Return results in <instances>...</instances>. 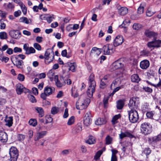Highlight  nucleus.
<instances>
[{
  "label": "nucleus",
  "instance_id": "nucleus-34",
  "mask_svg": "<svg viewBox=\"0 0 161 161\" xmlns=\"http://www.w3.org/2000/svg\"><path fill=\"white\" fill-rule=\"evenodd\" d=\"M96 140L94 137L90 136H89L88 139L86 141V142L89 144H92L95 143Z\"/></svg>",
  "mask_w": 161,
  "mask_h": 161
},
{
  "label": "nucleus",
  "instance_id": "nucleus-46",
  "mask_svg": "<svg viewBox=\"0 0 161 161\" xmlns=\"http://www.w3.org/2000/svg\"><path fill=\"white\" fill-rule=\"evenodd\" d=\"M18 80L20 81H23L25 79V76L24 75L21 74H19L17 76Z\"/></svg>",
  "mask_w": 161,
  "mask_h": 161
},
{
  "label": "nucleus",
  "instance_id": "nucleus-15",
  "mask_svg": "<svg viewBox=\"0 0 161 161\" xmlns=\"http://www.w3.org/2000/svg\"><path fill=\"white\" fill-rule=\"evenodd\" d=\"M111 45H106L103 46L102 50H103L104 54L105 55H109L112 53V49Z\"/></svg>",
  "mask_w": 161,
  "mask_h": 161
},
{
  "label": "nucleus",
  "instance_id": "nucleus-55",
  "mask_svg": "<svg viewBox=\"0 0 161 161\" xmlns=\"http://www.w3.org/2000/svg\"><path fill=\"white\" fill-rule=\"evenodd\" d=\"M53 15H52L50 16H47L46 20L48 23H51L54 19Z\"/></svg>",
  "mask_w": 161,
  "mask_h": 161
},
{
  "label": "nucleus",
  "instance_id": "nucleus-36",
  "mask_svg": "<svg viewBox=\"0 0 161 161\" xmlns=\"http://www.w3.org/2000/svg\"><path fill=\"white\" fill-rule=\"evenodd\" d=\"M102 51V49L98 48L96 47H93L90 53H95L97 54H100Z\"/></svg>",
  "mask_w": 161,
  "mask_h": 161
},
{
  "label": "nucleus",
  "instance_id": "nucleus-51",
  "mask_svg": "<svg viewBox=\"0 0 161 161\" xmlns=\"http://www.w3.org/2000/svg\"><path fill=\"white\" fill-rule=\"evenodd\" d=\"M74 122V116H72L69 119L68 122L67 124L68 125H71L73 124Z\"/></svg>",
  "mask_w": 161,
  "mask_h": 161
},
{
  "label": "nucleus",
  "instance_id": "nucleus-12",
  "mask_svg": "<svg viewBox=\"0 0 161 161\" xmlns=\"http://www.w3.org/2000/svg\"><path fill=\"white\" fill-rule=\"evenodd\" d=\"M124 42L123 36L121 35L117 36L115 38L114 41V45L115 47L121 45Z\"/></svg>",
  "mask_w": 161,
  "mask_h": 161
},
{
  "label": "nucleus",
  "instance_id": "nucleus-48",
  "mask_svg": "<svg viewBox=\"0 0 161 161\" xmlns=\"http://www.w3.org/2000/svg\"><path fill=\"white\" fill-rule=\"evenodd\" d=\"M35 49L33 47H29L28 51L26 52V53L25 54L29 55L32 53H35Z\"/></svg>",
  "mask_w": 161,
  "mask_h": 161
},
{
  "label": "nucleus",
  "instance_id": "nucleus-3",
  "mask_svg": "<svg viewBox=\"0 0 161 161\" xmlns=\"http://www.w3.org/2000/svg\"><path fill=\"white\" fill-rule=\"evenodd\" d=\"M54 46V45L52 49H48L45 53V63L47 64H48L51 63L54 58L53 49Z\"/></svg>",
  "mask_w": 161,
  "mask_h": 161
},
{
  "label": "nucleus",
  "instance_id": "nucleus-35",
  "mask_svg": "<svg viewBox=\"0 0 161 161\" xmlns=\"http://www.w3.org/2000/svg\"><path fill=\"white\" fill-rule=\"evenodd\" d=\"M120 83V79L119 78L116 79L114 80L110 86L111 88L112 89L113 87L117 86L118 84H119Z\"/></svg>",
  "mask_w": 161,
  "mask_h": 161
},
{
  "label": "nucleus",
  "instance_id": "nucleus-14",
  "mask_svg": "<svg viewBox=\"0 0 161 161\" xmlns=\"http://www.w3.org/2000/svg\"><path fill=\"white\" fill-rule=\"evenodd\" d=\"M125 137L132 138L134 137V136L131 134L130 131L126 130L125 132H121L120 134H119V138L122 139Z\"/></svg>",
  "mask_w": 161,
  "mask_h": 161
},
{
  "label": "nucleus",
  "instance_id": "nucleus-5",
  "mask_svg": "<svg viewBox=\"0 0 161 161\" xmlns=\"http://www.w3.org/2000/svg\"><path fill=\"white\" fill-rule=\"evenodd\" d=\"M139 104V98L136 97H133L130 99L128 104L130 109L136 110Z\"/></svg>",
  "mask_w": 161,
  "mask_h": 161
},
{
  "label": "nucleus",
  "instance_id": "nucleus-2",
  "mask_svg": "<svg viewBox=\"0 0 161 161\" xmlns=\"http://www.w3.org/2000/svg\"><path fill=\"white\" fill-rule=\"evenodd\" d=\"M152 125L148 122L143 123L140 126L141 132L145 135H147L150 134L152 131Z\"/></svg>",
  "mask_w": 161,
  "mask_h": 161
},
{
  "label": "nucleus",
  "instance_id": "nucleus-16",
  "mask_svg": "<svg viewBox=\"0 0 161 161\" xmlns=\"http://www.w3.org/2000/svg\"><path fill=\"white\" fill-rule=\"evenodd\" d=\"M8 140V135L3 131H0V141L3 143L6 142Z\"/></svg>",
  "mask_w": 161,
  "mask_h": 161
},
{
  "label": "nucleus",
  "instance_id": "nucleus-43",
  "mask_svg": "<svg viewBox=\"0 0 161 161\" xmlns=\"http://www.w3.org/2000/svg\"><path fill=\"white\" fill-rule=\"evenodd\" d=\"M0 38L1 39H5L7 38V34L5 32H0Z\"/></svg>",
  "mask_w": 161,
  "mask_h": 161
},
{
  "label": "nucleus",
  "instance_id": "nucleus-22",
  "mask_svg": "<svg viewBox=\"0 0 161 161\" xmlns=\"http://www.w3.org/2000/svg\"><path fill=\"white\" fill-rule=\"evenodd\" d=\"M95 88L93 86H89L86 92L87 94L89 97H91L92 96L93 93L95 91Z\"/></svg>",
  "mask_w": 161,
  "mask_h": 161
},
{
  "label": "nucleus",
  "instance_id": "nucleus-58",
  "mask_svg": "<svg viewBox=\"0 0 161 161\" xmlns=\"http://www.w3.org/2000/svg\"><path fill=\"white\" fill-rule=\"evenodd\" d=\"M13 51L15 53H21L22 51V50L21 48L15 47L14 48Z\"/></svg>",
  "mask_w": 161,
  "mask_h": 161
},
{
  "label": "nucleus",
  "instance_id": "nucleus-41",
  "mask_svg": "<svg viewBox=\"0 0 161 161\" xmlns=\"http://www.w3.org/2000/svg\"><path fill=\"white\" fill-rule=\"evenodd\" d=\"M59 111V110L58 107H54L51 109V113L52 114H55L58 112Z\"/></svg>",
  "mask_w": 161,
  "mask_h": 161
},
{
  "label": "nucleus",
  "instance_id": "nucleus-20",
  "mask_svg": "<svg viewBox=\"0 0 161 161\" xmlns=\"http://www.w3.org/2000/svg\"><path fill=\"white\" fill-rule=\"evenodd\" d=\"M65 66L69 67V70H70L72 72H75V71L76 65L75 63H71L69 62H67L65 64Z\"/></svg>",
  "mask_w": 161,
  "mask_h": 161
},
{
  "label": "nucleus",
  "instance_id": "nucleus-49",
  "mask_svg": "<svg viewBox=\"0 0 161 161\" xmlns=\"http://www.w3.org/2000/svg\"><path fill=\"white\" fill-rule=\"evenodd\" d=\"M142 3L141 4L137 9V13L140 14H142L144 12V7L142 6Z\"/></svg>",
  "mask_w": 161,
  "mask_h": 161
},
{
  "label": "nucleus",
  "instance_id": "nucleus-62",
  "mask_svg": "<svg viewBox=\"0 0 161 161\" xmlns=\"http://www.w3.org/2000/svg\"><path fill=\"white\" fill-rule=\"evenodd\" d=\"M21 14V11L20 10H18L17 11H15L14 13V15L15 17H18L20 16Z\"/></svg>",
  "mask_w": 161,
  "mask_h": 161
},
{
  "label": "nucleus",
  "instance_id": "nucleus-18",
  "mask_svg": "<svg viewBox=\"0 0 161 161\" xmlns=\"http://www.w3.org/2000/svg\"><path fill=\"white\" fill-rule=\"evenodd\" d=\"M89 86H93V88H95L96 86V83L94 80V75L92 74L89 77Z\"/></svg>",
  "mask_w": 161,
  "mask_h": 161
},
{
  "label": "nucleus",
  "instance_id": "nucleus-19",
  "mask_svg": "<svg viewBox=\"0 0 161 161\" xmlns=\"http://www.w3.org/2000/svg\"><path fill=\"white\" fill-rule=\"evenodd\" d=\"M145 34L147 37L150 38H153V39L155 38L157 35L156 33L149 30L146 31Z\"/></svg>",
  "mask_w": 161,
  "mask_h": 161
},
{
  "label": "nucleus",
  "instance_id": "nucleus-4",
  "mask_svg": "<svg viewBox=\"0 0 161 161\" xmlns=\"http://www.w3.org/2000/svg\"><path fill=\"white\" fill-rule=\"evenodd\" d=\"M129 119L132 123L136 122L139 118V116L136 110L131 109L128 111Z\"/></svg>",
  "mask_w": 161,
  "mask_h": 161
},
{
  "label": "nucleus",
  "instance_id": "nucleus-57",
  "mask_svg": "<svg viewBox=\"0 0 161 161\" xmlns=\"http://www.w3.org/2000/svg\"><path fill=\"white\" fill-rule=\"evenodd\" d=\"M143 89L146 92L149 93H151L153 91V89L148 87H145L143 88Z\"/></svg>",
  "mask_w": 161,
  "mask_h": 161
},
{
  "label": "nucleus",
  "instance_id": "nucleus-1",
  "mask_svg": "<svg viewBox=\"0 0 161 161\" xmlns=\"http://www.w3.org/2000/svg\"><path fill=\"white\" fill-rule=\"evenodd\" d=\"M90 103L89 98H85L84 95H81L76 103V108L80 110L86 108Z\"/></svg>",
  "mask_w": 161,
  "mask_h": 161
},
{
  "label": "nucleus",
  "instance_id": "nucleus-64",
  "mask_svg": "<svg viewBox=\"0 0 161 161\" xmlns=\"http://www.w3.org/2000/svg\"><path fill=\"white\" fill-rule=\"evenodd\" d=\"M14 6L13 4L10 3H9L7 5V8L12 9L14 8Z\"/></svg>",
  "mask_w": 161,
  "mask_h": 161
},
{
  "label": "nucleus",
  "instance_id": "nucleus-7",
  "mask_svg": "<svg viewBox=\"0 0 161 161\" xmlns=\"http://www.w3.org/2000/svg\"><path fill=\"white\" fill-rule=\"evenodd\" d=\"M11 59L13 64L18 68L22 69L23 68L24 62L17 58V57H15V55L11 56Z\"/></svg>",
  "mask_w": 161,
  "mask_h": 161
},
{
  "label": "nucleus",
  "instance_id": "nucleus-6",
  "mask_svg": "<svg viewBox=\"0 0 161 161\" xmlns=\"http://www.w3.org/2000/svg\"><path fill=\"white\" fill-rule=\"evenodd\" d=\"M9 153L10 157V160L11 161H16L19 156L17 149L15 147H11L9 149Z\"/></svg>",
  "mask_w": 161,
  "mask_h": 161
},
{
  "label": "nucleus",
  "instance_id": "nucleus-60",
  "mask_svg": "<svg viewBox=\"0 0 161 161\" xmlns=\"http://www.w3.org/2000/svg\"><path fill=\"white\" fill-rule=\"evenodd\" d=\"M7 13L3 11L0 10V16L2 18H5Z\"/></svg>",
  "mask_w": 161,
  "mask_h": 161
},
{
  "label": "nucleus",
  "instance_id": "nucleus-26",
  "mask_svg": "<svg viewBox=\"0 0 161 161\" xmlns=\"http://www.w3.org/2000/svg\"><path fill=\"white\" fill-rule=\"evenodd\" d=\"M161 140V133L157 136H154L152 138H148V141L153 142H156Z\"/></svg>",
  "mask_w": 161,
  "mask_h": 161
},
{
  "label": "nucleus",
  "instance_id": "nucleus-47",
  "mask_svg": "<svg viewBox=\"0 0 161 161\" xmlns=\"http://www.w3.org/2000/svg\"><path fill=\"white\" fill-rule=\"evenodd\" d=\"M142 27V25L141 24L135 23L133 25V28L135 30H139Z\"/></svg>",
  "mask_w": 161,
  "mask_h": 161
},
{
  "label": "nucleus",
  "instance_id": "nucleus-23",
  "mask_svg": "<svg viewBox=\"0 0 161 161\" xmlns=\"http://www.w3.org/2000/svg\"><path fill=\"white\" fill-rule=\"evenodd\" d=\"M24 87L21 84H18L16 85V90L18 95H20L22 93Z\"/></svg>",
  "mask_w": 161,
  "mask_h": 161
},
{
  "label": "nucleus",
  "instance_id": "nucleus-9",
  "mask_svg": "<svg viewBox=\"0 0 161 161\" xmlns=\"http://www.w3.org/2000/svg\"><path fill=\"white\" fill-rule=\"evenodd\" d=\"M91 117L92 115L90 112H88L86 113L83 120V123L85 126H88L91 124Z\"/></svg>",
  "mask_w": 161,
  "mask_h": 161
},
{
  "label": "nucleus",
  "instance_id": "nucleus-13",
  "mask_svg": "<svg viewBox=\"0 0 161 161\" xmlns=\"http://www.w3.org/2000/svg\"><path fill=\"white\" fill-rule=\"evenodd\" d=\"M9 35L12 38L18 39L20 37L21 33L18 30H11L9 32Z\"/></svg>",
  "mask_w": 161,
  "mask_h": 161
},
{
  "label": "nucleus",
  "instance_id": "nucleus-33",
  "mask_svg": "<svg viewBox=\"0 0 161 161\" xmlns=\"http://www.w3.org/2000/svg\"><path fill=\"white\" fill-rule=\"evenodd\" d=\"M121 117V115L119 114L114 116L112 118L111 122L113 125H114L118 123V119Z\"/></svg>",
  "mask_w": 161,
  "mask_h": 161
},
{
  "label": "nucleus",
  "instance_id": "nucleus-27",
  "mask_svg": "<svg viewBox=\"0 0 161 161\" xmlns=\"http://www.w3.org/2000/svg\"><path fill=\"white\" fill-rule=\"evenodd\" d=\"M35 109L37 111L38 114V116L39 117H42L44 115V112L43 108L41 107H35Z\"/></svg>",
  "mask_w": 161,
  "mask_h": 161
},
{
  "label": "nucleus",
  "instance_id": "nucleus-30",
  "mask_svg": "<svg viewBox=\"0 0 161 161\" xmlns=\"http://www.w3.org/2000/svg\"><path fill=\"white\" fill-rule=\"evenodd\" d=\"M82 130V127L80 125L75 126L72 129V133L74 134L80 132Z\"/></svg>",
  "mask_w": 161,
  "mask_h": 161
},
{
  "label": "nucleus",
  "instance_id": "nucleus-52",
  "mask_svg": "<svg viewBox=\"0 0 161 161\" xmlns=\"http://www.w3.org/2000/svg\"><path fill=\"white\" fill-rule=\"evenodd\" d=\"M154 113L153 111L147 112L146 113V115L147 118L150 119H153Z\"/></svg>",
  "mask_w": 161,
  "mask_h": 161
},
{
  "label": "nucleus",
  "instance_id": "nucleus-21",
  "mask_svg": "<svg viewBox=\"0 0 161 161\" xmlns=\"http://www.w3.org/2000/svg\"><path fill=\"white\" fill-rule=\"evenodd\" d=\"M55 89L54 87L47 86L44 88V91L49 96L53 93Z\"/></svg>",
  "mask_w": 161,
  "mask_h": 161
},
{
  "label": "nucleus",
  "instance_id": "nucleus-28",
  "mask_svg": "<svg viewBox=\"0 0 161 161\" xmlns=\"http://www.w3.org/2000/svg\"><path fill=\"white\" fill-rule=\"evenodd\" d=\"M106 121L104 118H98L95 122V124L97 125H101L105 124Z\"/></svg>",
  "mask_w": 161,
  "mask_h": 161
},
{
  "label": "nucleus",
  "instance_id": "nucleus-56",
  "mask_svg": "<svg viewBox=\"0 0 161 161\" xmlns=\"http://www.w3.org/2000/svg\"><path fill=\"white\" fill-rule=\"evenodd\" d=\"M17 137L19 141H21L25 139V136L24 135L19 134L18 135Z\"/></svg>",
  "mask_w": 161,
  "mask_h": 161
},
{
  "label": "nucleus",
  "instance_id": "nucleus-24",
  "mask_svg": "<svg viewBox=\"0 0 161 161\" xmlns=\"http://www.w3.org/2000/svg\"><path fill=\"white\" fill-rule=\"evenodd\" d=\"M5 121L6 122V125L9 127H10L13 124V117H7V116H6Z\"/></svg>",
  "mask_w": 161,
  "mask_h": 161
},
{
  "label": "nucleus",
  "instance_id": "nucleus-63",
  "mask_svg": "<svg viewBox=\"0 0 161 161\" xmlns=\"http://www.w3.org/2000/svg\"><path fill=\"white\" fill-rule=\"evenodd\" d=\"M46 75L45 73H42L39 74L38 75V78L41 79L42 78H44L46 77Z\"/></svg>",
  "mask_w": 161,
  "mask_h": 161
},
{
  "label": "nucleus",
  "instance_id": "nucleus-11",
  "mask_svg": "<svg viewBox=\"0 0 161 161\" xmlns=\"http://www.w3.org/2000/svg\"><path fill=\"white\" fill-rule=\"evenodd\" d=\"M123 64L119 60H117L114 62L110 66L111 71H114L120 68L123 66Z\"/></svg>",
  "mask_w": 161,
  "mask_h": 161
},
{
  "label": "nucleus",
  "instance_id": "nucleus-42",
  "mask_svg": "<svg viewBox=\"0 0 161 161\" xmlns=\"http://www.w3.org/2000/svg\"><path fill=\"white\" fill-rule=\"evenodd\" d=\"M54 73L52 70H50L47 73V76L50 79V80L52 81L53 80V77Z\"/></svg>",
  "mask_w": 161,
  "mask_h": 161
},
{
  "label": "nucleus",
  "instance_id": "nucleus-45",
  "mask_svg": "<svg viewBox=\"0 0 161 161\" xmlns=\"http://www.w3.org/2000/svg\"><path fill=\"white\" fill-rule=\"evenodd\" d=\"M151 150L149 148H145L143 152H142V153L143 154L144 153L145 154H146L147 158H148V157H147V156L149 155L151 153Z\"/></svg>",
  "mask_w": 161,
  "mask_h": 161
},
{
  "label": "nucleus",
  "instance_id": "nucleus-40",
  "mask_svg": "<svg viewBox=\"0 0 161 161\" xmlns=\"http://www.w3.org/2000/svg\"><path fill=\"white\" fill-rule=\"evenodd\" d=\"M142 111L144 112L149 110L150 109L149 103H144L142 106Z\"/></svg>",
  "mask_w": 161,
  "mask_h": 161
},
{
  "label": "nucleus",
  "instance_id": "nucleus-50",
  "mask_svg": "<svg viewBox=\"0 0 161 161\" xmlns=\"http://www.w3.org/2000/svg\"><path fill=\"white\" fill-rule=\"evenodd\" d=\"M28 97L30 101L32 103H35L36 101L35 97L33 95H29L28 96Z\"/></svg>",
  "mask_w": 161,
  "mask_h": 161
},
{
  "label": "nucleus",
  "instance_id": "nucleus-54",
  "mask_svg": "<svg viewBox=\"0 0 161 161\" xmlns=\"http://www.w3.org/2000/svg\"><path fill=\"white\" fill-rule=\"evenodd\" d=\"M106 86V81L101 80L100 83V87L101 88L104 89Z\"/></svg>",
  "mask_w": 161,
  "mask_h": 161
},
{
  "label": "nucleus",
  "instance_id": "nucleus-61",
  "mask_svg": "<svg viewBox=\"0 0 161 161\" xmlns=\"http://www.w3.org/2000/svg\"><path fill=\"white\" fill-rule=\"evenodd\" d=\"M68 109L67 108H66L64 111V113L63 115V117L64 118H66L68 117L69 114H68Z\"/></svg>",
  "mask_w": 161,
  "mask_h": 161
},
{
  "label": "nucleus",
  "instance_id": "nucleus-44",
  "mask_svg": "<svg viewBox=\"0 0 161 161\" xmlns=\"http://www.w3.org/2000/svg\"><path fill=\"white\" fill-rule=\"evenodd\" d=\"M19 21L21 22L25 23L26 24H28L30 23L28 19L25 17H21L19 19Z\"/></svg>",
  "mask_w": 161,
  "mask_h": 161
},
{
  "label": "nucleus",
  "instance_id": "nucleus-10",
  "mask_svg": "<svg viewBox=\"0 0 161 161\" xmlns=\"http://www.w3.org/2000/svg\"><path fill=\"white\" fill-rule=\"evenodd\" d=\"M116 8L119 14L121 15H124L128 12V8L125 7H121L119 4H117Z\"/></svg>",
  "mask_w": 161,
  "mask_h": 161
},
{
  "label": "nucleus",
  "instance_id": "nucleus-25",
  "mask_svg": "<svg viewBox=\"0 0 161 161\" xmlns=\"http://www.w3.org/2000/svg\"><path fill=\"white\" fill-rule=\"evenodd\" d=\"M47 133V132L46 131H41L38 133L36 137L35 138L34 140L36 141L39 139L43 137Z\"/></svg>",
  "mask_w": 161,
  "mask_h": 161
},
{
  "label": "nucleus",
  "instance_id": "nucleus-32",
  "mask_svg": "<svg viewBox=\"0 0 161 161\" xmlns=\"http://www.w3.org/2000/svg\"><path fill=\"white\" fill-rule=\"evenodd\" d=\"M20 6L22 12L24 14H25L27 13V8L24 4L21 2L18 4Z\"/></svg>",
  "mask_w": 161,
  "mask_h": 161
},
{
  "label": "nucleus",
  "instance_id": "nucleus-29",
  "mask_svg": "<svg viewBox=\"0 0 161 161\" xmlns=\"http://www.w3.org/2000/svg\"><path fill=\"white\" fill-rule=\"evenodd\" d=\"M131 80L132 82L138 83L140 80L139 76L137 74H134L131 76Z\"/></svg>",
  "mask_w": 161,
  "mask_h": 161
},
{
  "label": "nucleus",
  "instance_id": "nucleus-37",
  "mask_svg": "<svg viewBox=\"0 0 161 161\" xmlns=\"http://www.w3.org/2000/svg\"><path fill=\"white\" fill-rule=\"evenodd\" d=\"M105 150V148H103L102 149L98 151L96 153V155L94 156V158L97 160L99 159L103 152Z\"/></svg>",
  "mask_w": 161,
  "mask_h": 161
},
{
  "label": "nucleus",
  "instance_id": "nucleus-59",
  "mask_svg": "<svg viewBox=\"0 0 161 161\" xmlns=\"http://www.w3.org/2000/svg\"><path fill=\"white\" fill-rule=\"evenodd\" d=\"M34 47L37 50L40 51L41 50V46L37 43H35L34 44Z\"/></svg>",
  "mask_w": 161,
  "mask_h": 161
},
{
  "label": "nucleus",
  "instance_id": "nucleus-31",
  "mask_svg": "<svg viewBox=\"0 0 161 161\" xmlns=\"http://www.w3.org/2000/svg\"><path fill=\"white\" fill-rule=\"evenodd\" d=\"M124 104V101L122 100L118 101L117 102V108L118 109H122Z\"/></svg>",
  "mask_w": 161,
  "mask_h": 161
},
{
  "label": "nucleus",
  "instance_id": "nucleus-38",
  "mask_svg": "<svg viewBox=\"0 0 161 161\" xmlns=\"http://www.w3.org/2000/svg\"><path fill=\"white\" fill-rule=\"evenodd\" d=\"M105 140L106 144L109 145L112 143L113 138L109 135H107L106 137Z\"/></svg>",
  "mask_w": 161,
  "mask_h": 161
},
{
  "label": "nucleus",
  "instance_id": "nucleus-53",
  "mask_svg": "<svg viewBox=\"0 0 161 161\" xmlns=\"http://www.w3.org/2000/svg\"><path fill=\"white\" fill-rule=\"evenodd\" d=\"M55 83L57 86L58 87H61L65 85V83L61 82L60 80L56 81Z\"/></svg>",
  "mask_w": 161,
  "mask_h": 161
},
{
  "label": "nucleus",
  "instance_id": "nucleus-39",
  "mask_svg": "<svg viewBox=\"0 0 161 161\" xmlns=\"http://www.w3.org/2000/svg\"><path fill=\"white\" fill-rule=\"evenodd\" d=\"M28 123L30 125L35 127L37 124V121L35 119H31L29 120Z\"/></svg>",
  "mask_w": 161,
  "mask_h": 161
},
{
  "label": "nucleus",
  "instance_id": "nucleus-8",
  "mask_svg": "<svg viewBox=\"0 0 161 161\" xmlns=\"http://www.w3.org/2000/svg\"><path fill=\"white\" fill-rule=\"evenodd\" d=\"M147 46L148 47H161V40H157L156 38L153 40L147 43Z\"/></svg>",
  "mask_w": 161,
  "mask_h": 161
},
{
  "label": "nucleus",
  "instance_id": "nucleus-17",
  "mask_svg": "<svg viewBox=\"0 0 161 161\" xmlns=\"http://www.w3.org/2000/svg\"><path fill=\"white\" fill-rule=\"evenodd\" d=\"M150 65V63L148 60L145 59L142 61L140 63V67L142 69H146Z\"/></svg>",
  "mask_w": 161,
  "mask_h": 161
}]
</instances>
